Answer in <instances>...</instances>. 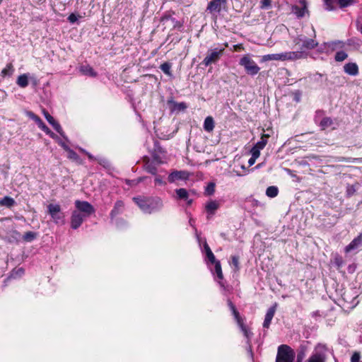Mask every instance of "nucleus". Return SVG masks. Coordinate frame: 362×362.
I'll list each match as a JSON object with an SVG mask.
<instances>
[{"mask_svg": "<svg viewBox=\"0 0 362 362\" xmlns=\"http://www.w3.org/2000/svg\"><path fill=\"white\" fill-rule=\"evenodd\" d=\"M214 120L212 117L208 116L204 122V129L207 132H211L214 129Z\"/></svg>", "mask_w": 362, "mask_h": 362, "instance_id": "nucleus-22", "label": "nucleus"}, {"mask_svg": "<svg viewBox=\"0 0 362 362\" xmlns=\"http://www.w3.org/2000/svg\"><path fill=\"white\" fill-rule=\"evenodd\" d=\"M276 303H275L274 305L269 308L267 313L265 315L264 320L263 322V327L264 328H269L271 324V322L274 316L275 312H276Z\"/></svg>", "mask_w": 362, "mask_h": 362, "instance_id": "nucleus-14", "label": "nucleus"}, {"mask_svg": "<svg viewBox=\"0 0 362 362\" xmlns=\"http://www.w3.org/2000/svg\"><path fill=\"white\" fill-rule=\"evenodd\" d=\"M154 160L155 163L157 164V165L163 163V161L161 160L160 156L156 155V154H154L153 156V160Z\"/></svg>", "mask_w": 362, "mask_h": 362, "instance_id": "nucleus-53", "label": "nucleus"}, {"mask_svg": "<svg viewBox=\"0 0 362 362\" xmlns=\"http://www.w3.org/2000/svg\"><path fill=\"white\" fill-rule=\"evenodd\" d=\"M342 42L341 41H334L330 42H325L323 43V47H327L329 52L334 51L336 48L337 45H342Z\"/></svg>", "mask_w": 362, "mask_h": 362, "instance_id": "nucleus-37", "label": "nucleus"}, {"mask_svg": "<svg viewBox=\"0 0 362 362\" xmlns=\"http://www.w3.org/2000/svg\"><path fill=\"white\" fill-rule=\"evenodd\" d=\"M295 354L288 345L282 344L278 347L276 362H293Z\"/></svg>", "mask_w": 362, "mask_h": 362, "instance_id": "nucleus-4", "label": "nucleus"}, {"mask_svg": "<svg viewBox=\"0 0 362 362\" xmlns=\"http://www.w3.org/2000/svg\"><path fill=\"white\" fill-rule=\"evenodd\" d=\"M226 0H211L206 7V11L212 14L219 13L226 6Z\"/></svg>", "mask_w": 362, "mask_h": 362, "instance_id": "nucleus-9", "label": "nucleus"}, {"mask_svg": "<svg viewBox=\"0 0 362 362\" xmlns=\"http://www.w3.org/2000/svg\"><path fill=\"white\" fill-rule=\"evenodd\" d=\"M75 206L76 211H81L84 216L89 217L95 212L94 207L86 201L76 200L75 202Z\"/></svg>", "mask_w": 362, "mask_h": 362, "instance_id": "nucleus-7", "label": "nucleus"}, {"mask_svg": "<svg viewBox=\"0 0 362 362\" xmlns=\"http://www.w3.org/2000/svg\"><path fill=\"white\" fill-rule=\"evenodd\" d=\"M325 8L327 11H333L335 9L334 2L335 0H323Z\"/></svg>", "mask_w": 362, "mask_h": 362, "instance_id": "nucleus-39", "label": "nucleus"}, {"mask_svg": "<svg viewBox=\"0 0 362 362\" xmlns=\"http://www.w3.org/2000/svg\"><path fill=\"white\" fill-rule=\"evenodd\" d=\"M86 218L88 217L82 214L81 211H76L74 210L71 216V228L76 230L79 228Z\"/></svg>", "mask_w": 362, "mask_h": 362, "instance_id": "nucleus-10", "label": "nucleus"}, {"mask_svg": "<svg viewBox=\"0 0 362 362\" xmlns=\"http://www.w3.org/2000/svg\"><path fill=\"white\" fill-rule=\"evenodd\" d=\"M206 194L211 195L215 192V184L214 182H209L206 187Z\"/></svg>", "mask_w": 362, "mask_h": 362, "instance_id": "nucleus-41", "label": "nucleus"}, {"mask_svg": "<svg viewBox=\"0 0 362 362\" xmlns=\"http://www.w3.org/2000/svg\"><path fill=\"white\" fill-rule=\"evenodd\" d=\"M261 61L262 62L267 61H282V53L264 55L262 56Z\"/></svg>", "mask_w": 362, "mask_h": 362, "instance_id": "nucleus-24", "label": "nucleus"}, {"mask_svg": "<svg viewBox=\"0 0 362 362\" xmlns=\"http://www.w3.org/2000/svg\"><path fill=\"white\" fill-rule=\"evenodd\" d=\"M362 245V233L355 238L346 247L345 252H349L353 250L358 248Z\"/></svg>", "mask_w": 362, "mask_h": 362, "instance_id": "nucleus-15", "label": "nucleus"}, {"mask_svg": "<svg viewBox=\"0 0 362 362\" xmlns=\"http://www.w3.org/2000/svg\"><path fill=\"white\" fill-rule=\"evenodd\" d=\"M144 163V169L146 172L153 175H156L158 173L157 164L155 163L154 160H151L148 157H144L143 160Z\"/></svg>", "mask_w": 362, "mask_h": 362, "instance_id": "nucleus-11", "label": "nucleus"}, {"mask_svg": "<svg viewBox=\"0 0 362 362\" xmlns=\"http://www.w3.org/2000/svg\"><path fill=\"white\" fill-rule=\"evenodd\" d=\"M79 150L83 152V153L86 154V152H87L85 149L82 148H79Z\"/></svg>", "mask_w": 362, "mask_h": 362, "instance_id": "nucleus-64", "label": "nucleus"}, {"mask_svg": "<svg viewBox=\"0 0 362 362\" xmlns=\"http://www.w3.org/2000/svg\"><path fill=\"white\" fill-rule=\"evenodd\" d=\"M48 213L55 223H64V216L61 211V206L59 204H50L47 206Z\"/></svg>", "mask_w": 362, "mask_h": 362, "instance_id": "nucleus-5", "label": "nucleus"}, {"mask_svg": "<svg viewBox=\"0 0 362 362\" xmlns=\"http://www.w3.org/2000/svg\"><path fill=\"white\" fill-rule=\"evenodd\" d=\"M279 189L276 186H270L266 189V195L269 197L274 198L278 195Z\"/></svg>", "mask_w": 362, "mask_h": 362, "instance_id": "nucleus-31", "label": "nucleus"}, {"mask_svg": "<svg viewBox=\"0 0 362 362\" xmlns=\"http://www.w3.org/2000/svg\"><path fill=\"white\" fill-rule=\"evenodd\" d=\"M189 177V173L184 170H175L172 172L168 177V182L173 183L176 180H186Z\"/></svg>", "mask_w": 362, "mask_h": 362, "instance_id": "nucleus-12", "label": "nucleus"}, {"mask_svg": "<svg viewBox=\"0 0 362 362\" xmlns=\"http://www.w3.org/2000/svg\"><path fill=\"white\" fill-rule=\"evenodd\" d=\"M348 57L347 54L344 51L337 52L335 54V60L337 62H342Z\"/></svg>", "mask_w": 362, "mask_h": 362, "instance_id": "nucleus-40", "label": "nucleus"}, {"mask_svg": "<svg viewBox=\"0 0 362 362\" xmlns=\"http://www.w3.org/2000/svg\"><path fill=\"white\" fill-rule=\"evenodd\" d=\"M86 155L88 156V158L91 160H96V158H95L91 153H90L89 152H86Z\"/></svg>", "mask_w": 362, "mask_h": 362, "instance_id": "nucleus-58", "label": "nucleus"}, {"mask_svg": "<svg viewBox=\"0 0 362 362\" xmlns=\"http://www.w3.org/2000/svg\"><path fill=\"white\" fill-rule=\"evenodd\" d=\"M239 64L243 66L247 74L254 76L260 71V67L252 59L250 54L243 55L239 61Z\"/></svg>", "mask_w": 362, "mask_h": 362, "instance_id": "nucleus-2", "label": "nucleus"}, {"mask_svg": "<svg viewBox=\"0 0 362 362\" xmlns=\"http://www.w3.org/2000/svg\"><path fill=\"white\" fill-rule=\"evenodd\" d=\"M78 20V17L76 15H75L74 13H71L69 17H68V21L71 23H74L77 21Z\"/></svg>", "mask_w": 362, "mask_h": 362, "instance_id": "nucleus-52", "label": "nucleus"}, {"mask_svg": "<svg viewBox=\"0 0 362 362\" xmlns=\"http://www.w3.org/2000/svg\"><path fill=\"white\" fill-rule=\"evenodd\" d=\"M333 124H334V121L332 119V118H330L329 117H324L320 123V126L321 127V128L322 129H325L328 127H330Z\"/></svg>", "mask_w": 362, "mask_h": 362, "instance_id": "nucleus-30", "label": "nucleus"}, {"mask_svg": "<svg viewBox=\"0 0 362 362\" xmlns=\"http://www.w3.org/2000/svg\"><path fill=\"white\" fill-rule=\"evenodd\" d=\"M345 73L351 76H356L358 74V67L356 63H348L344 66Z\"/></svg>", "mask_w": 362, "mask_h": 362, "instance_id": "nucleus-17", "label": "nucleus"}, {"mask_svg": "<svg viewBox=\"0 0 362 362\" xmlns=\"http://www.w3.org/2000/svg\"><path fill=\"white\" fill-rule=\"evenodd\" d=\"M58 144L66 151H67L70 148L67 144H66L63 141L60 139L57 141Z\"/></svg>", "mask_w": 362, "mask_h": 362, "instance_id": "nucleus-55", "label": "nucleus"}, {"mask_svg": "<svg viewBox=\"0 0 362 362\" xmlns=\"http://www.w3.org/2000/svg\"><path fill=\"white\" fill-rule=\"evenodd\" d=\"M47 135H49L51 138L57 140V141L59 139V138L54 133L52 132L49 127H47V130L45 131Z\"/></svg>", "mask_w": 362, "mask_h": 362, "instance_id": "nucleus-49", "label": "nucleus"}, {"mask_svg": "<svg viewBox=\"0 0 362 362\" xmlns=\"http://www.w3.org/2000/svg\"><path fill=\"white\" fill-rule=\"evenodd\" d=\"M179 106H180V108H182V109L186 108V105H185V103H180L179 104Z\"/></svg>", "mask_w": 362, "mask_h": 362, "instance_id": "nucleus-61", "label": "nucleus"}, {"mask_svg": "<svg viewBox=\"0 0 362 362\" xmlns=\"http://www.w3.org/2000/svg\"><path fill=\"white\" fill-rule=\"evenodd\" d=\"M228 46V43H225L224 47H215L214 49H209L207 52L206 57L204 59L202 64L205 66H208L211 64H216L218 62L223 54L225 47H227Z\"/></svg>", "mask_w": 362, "mask_h": 362, "instance_id": "nucleus-3", "label": "nucleus"}, {"mask_svg": "<svg viewBox=\"0 0 362 362\" xmlns=\"http://www.w3.org/2000/svg\"><path fill=\"white\" fill-rule=\"evenodd\" d=\"M360 358H361L360 354L355 352L351 358V362H359Z\"/></svg>", "mask_w": 362, "mask_h": 362, "instance_id": "nucleus-50", "label": "nucleus"}, {"mask_svg": "<svg viewBox=\"0 0 362 362\" xmlns=\"http://www.w3.org/2000/svg\"><path fill=\"white\" fill-rule=\"evenodd\" d=\"M53 128L65 139H67L66 136L64 134V131L62 130V128L61 125L57 122Z\"/></svg>", "mask_w": 362, "mask_h": 362, "instance_id": "nucleus-45", "label": "nucleus"}, {"mask_svg": "<svg viewBox=\"0 0 362 362\" xmlns=\"http://www.w3.org/2000/svg\"><path fill=\"white\" fill-rule=\"evenodd\" d=\"M219 203L214 200H211L206 204L205 209L208 214V219H209L211 216L215 214L216 211L219 208Z\"/></svg>", "mask_w": 362, "mask_h": 362, "instance_id": "nucleus-13", "label": "nucleus"}, {"mask_svg": "<svg viewBox=\"0 0 362 362\" xmlns=\"http://www.w3.org/2000/svg\"><path fill=\"white\" fill-rule=\"evenodd\" d=\"M213 264H214L215 272H216V274L217 275V277L219 279H222L223 278V273H222V269H221V266L220 262L218 261V260H216V262H214Z\"/></svg>", "mask_w": 362, "mask_h": 362, "instance_id": "nucleus-34", "label": "nucleus"}, {"mask_svg": "<svg viewBox=\"0 0 362 362\" xmlns=\"http://www.w3.org/2000/svg\"><path fill=\"white\" fill-rule=\"evenodd\" d=\"M66 152L68 153L67 157L69 159L76 161L78 163H80V161H81L80 157L74 150L69 148Z\"/></svg>", "mask_w": 362, "mask_h": 362, "instance_id": "nucleus-36", "label": "nucleus"}, {"mask_svg": "<svg viewBox=\"0 0 362 362\" xmlns=\"http://www.w3.org/2000/svg\"><path fill=\"white\" fill-rule=\"evenodd\" d=\"M269 137V135L267 134H264L262 136L260 141L257 142V144L255 145L258 148L263 149L266 144H267V139Z\"/></svg>", "mask_w": 362, "mask_h": 362, "instance_id": "nucleus-32", "label": "nucleus"}, {"mask_svg": "<svg viewBox=\"0 0 362 362\" xmlns=\"http://www.w3.org/2000/svg\"><path fill=\"white\" fill-rule=\"evenodd\" d=\"M340 8H344L351 4L352 0H338Z\"/></svg>", "mask_w": 362, "mask_h": 362, "instance_id": "nucleus-46", "label": "nucleus"}, {"mask_svg": "<svg viewBox=\"0 0 362 362\" xmlns=\"http://www.w3.org/2000/svg\"><path fill=\"white\" fill-rule=\"evenodd\" d=\"M154 182H155V184L157 185L163 186V185H166V182L165 180H163V177L160 175H158L157 174H156V175H155Z\"/></svg>", "mask_w": 362, "mask_h": 362, "instance_id": "nucleus-42", "label": "nucleus"}, {"mask_svg": "<svg viewBox=\"0 0 362 362\" xmlns=\"http://www.w3.org/2000/svg\"><path fill=\"white\" fill-rule=\"evenodd\" d=\"M293 42L296 45L302 42L300 50L313 49L317 47L318 45V42L314 39L307 38L306 37L302 35H298L296 37H295L293 40Z\"/></svg>", "mask_w": 362, "mask_h": 362, "instance_id": "nucleus-6", "label": "nucleus"}, {"mask_svg": "<svg viewBox=\"0 0 362 362\" xmlns=\"http://www.w3.org/2000/svg\"><path fill=\"white\" fill-rule=\"evenodd\" d=\"M262 149L260 148H258L257 146H254L250 152H251V154H252V157H253L254 158H259V156H260V151Z\"/></svg>", "mask_w": 362, "mask_h": 362, "instance_id": "nucleus-43", "label": "nucleus"}, {"mask_svg": "<svg viewBox=\"0 0 362 362\" xmlns=\"http://www.w3.org/2000/svg\"><path fill=\"white\" fill-rule=\"evenodd\" d=\"M57 123V121H55V119H53L50 123H49L50 125L53 127H54V125Z\"/></svg>", "mask_w": 362, "mask_h": 362, "instance_id": "nucleus-62", "label": "nucleus"}, {"mask_svg": "<svg viewBox=\"0 0 362 362\" xmlns=\"http://www.w3.org/2000/svg\"><path fill=\"white\" fill-rule=\"evenodd\" d=\"M204 250L209 261L211 263H214V262H216V257L206 242H205L204 244Z\"/></svg>", "mask_w": 362, "mask_h": 362, "instance_id": "nucleus-27", "label": "nucleus"}, {"mask_svg": "<svg viewBox=\"0 0 362 362\" xmlns=\"http://www.w3.org/2000/svg\"><path fill=\"white\" fill-rule=\"evenodd\" d=\"M231 261H232V264L235 267V271H238L239 269H240V267H239V258H238V256H232Z\"/></svg>", "mask_w": 362, "mask_h": 362, "instance_id": "nucleus-44", "label": "nucleus"}, {"mask_svg": "<svg viewBox=\"0 0 362 362\" xmlns=\"http://www.w3.org/2000/svg\"><path fill=\"white\" fill-rule=\"evenodd\" d=\"M300 3L303 6L302 8H300L297 6H295L293 7V11L298 17L302 18L304 16L305 12L307 11L306 0H300Z\"/></svg>", "mask_w": 362, "mask_h": 362, "instance_id": "nucleus-18", "label": "nucleus"}, {"mask_svg": "<svg viewBox=\"0 0 362 362\" xmlns=\"http://www.w3.org/2000/svg\"><path fill=\"white\" fill-rule=\"evenodd\" d=\"M16 204L14 199L11 197L6 196L0 199V206L11 208Z\"/></svg>", "mask_w": 362, "mask_h": 362, "instance_id": "nucleus-25", "label": "nucleus"}, {"mask_svg": "<svg viewBox=\"0 0 362 362\" xmlns=\"http://www.w3.org/2000/svg\"><path fill=\"white\" fill-rule=\"evenodd\" d=\"M124 207V203L122 201L119 200L117 201L115 204L113 209L110 212V216L112 218L119 214L122 210V209Z\"/></svg>", "mask_w": 362, "mask_h": 362, "instance_id": "nucleus-26", "label": "nucleus"}, {"mask_svg": "<svg viewBox=\"0 0 362 362\" xmlns=\"http://www.w3.org/2000/svg\"><path fill=\"white\" fill-rule=\"evenodd\" d=\"M228 306L230 307V309L231 310L232 313L235 312V310H237L235 306L234 305V304L230 300H228Z\"/></svg>", "mask_w": 362, "mask_h": 362, "instance_id": "nucleus-57", "label": "nucleus"}, {"mask_svg": "<svg viewBox=\"0 0 362 362\" xmlns=\"http://www.w3.org/2000/svg\"><path fill=\"white\" fill-rule=\"evenodd\" d=\"M325 354L315 350L308 358L307 362H325Z\"/></svg>", "mask_w": 362, "mask_h": 362, "instance_id": "nucleus-16", "label": "nucleus"}, {"mask_svg": "<svg viewBox=\"0 0 362 362\" xmlns=\"http://www.w3.org/2000/svg\"><path fill=\"white\" fill-rule=\"evenodd\" d=\"M356 192V188L354 185H349L346 189V193L348 196H351Z\"/></svg>", "mask_w": 362, "mask_h": 362, "instance_id": "nucleus-48", "label": "nucleus"}, {"mask_svg": "<svg viewBox=\"0 0 362 362\" xmlns=\"http://www.w3.org/2000/svg\"><path fill=\"white\" fill-rule=\"evenodd\" d=\"M176 194L180 199H185L187 202L188 205H190L192 202V199H188L189 194L187 189L184 188H180L176 189Z\"/></svg>", "mask_w": 362, "mask_h": 362, "instance_id": "nucleus-23", "label": "nucleus"}, {"mask_svg": "<svg viewBox=\"0 0 362 362\" xmlns=\"http://www.w3.org/2000/svg\"><path fill=\"white\" fill-rule=\"evenodd\" d=\"M133 201L145 214H151L161 210L163 206L162 199L158 197H135Z\"/></svg>", "mask_w": 362, "mask_h": 362, "instance_id": "nucleus-1", "label": "nucleus"}, {"mask_svg": "<svg viewBox=\"0 0 362 362\" xmlns=\"http://www.w3.org/2000/svg\"><path fill=\"white\" fill-rule=\"evenodd\" d=\"M29 74H23L20 76L16 79V84L22 88H25L28 86L29 83Z\"/></svg>", "mask_w": 362, "mask_h": 362, "instance_id": "nucleus-19", "label": "nucleus"}, {"mask_svg": "<svg viewBox=\"0 0 362 362\" xmlns=\"http://www.w3.org/2000/svg\"><path fill=\"white\" fill-rule=\"evenodd\" d=\"M43 115L49 123H50L53 119H54V117L52 115H50L49 112L45 110H43Z\"/></svg>", "mask_w": 362, "mask_h": 362, "instance_id": "nucleus-51", "label": "nucleus"}, {"mask_svg": "<svg viewBox=\"0 0 362 362\" xmlns=\"http://www.w3.org/2000/svg\"><path fill=\"white\" fill-rule=\"evenodd\" d=\"M107 163V161L105 159H100L99 160V163L101 164V165H105Z\"/></svg>", "mask_w": 362, "mask_h": 362, "instance_id": "nucleus-60", "label": "nucleus"}, {"mask_svg": "<svg viewBox=\"0 0 362 362\" xmlns=\"http://www.w3.org/2000/svg\"><path fill=\"white\" fill-rule=\"evenodd\" d=\"M307 352V347L304 345L300 346L299 349H298L297 352V357L296 361H298V362H303L304 360Z\"/></svg>", "mask_w": 362, "mask_h": 362, "instance_id": "nucleus-29", "label": "nucleus"}, {"mask_svg": "<svg viewBox=\"0 0 362 362\" xmlns=\"http://www.w3.org/2000/svg\"><path fill=\"white\" fill-rule=\"evenodd\" d=\"M28 115L33 120L35 121L37 127L41 130H42L43 132L47 130L48 127L42 122V120L37 115L31 112L28 113Z\"/></svg>", "mask_w": 362, "mask_h": 362, "instance_id": "nucleus-20", "label": "nucleus"}, {"mask_svg": "<svg viewBox=\"0 0 362 362\" xmlns=\"http://www.w3.org/2000/svg\"><path fill=\"white\" fill-rule=\"evenodd\" d=\"M14 72V68L12 63L6 64V67L2 69L1 75L2 77L11 76Z\"/></svg>", "mask_w": 362, "mask_h": 362, "instance_id": "nucleus-28", "label": "nucleus"}, {"mask_svg": "<svg viewBox=\"0 0 362 362\" xmlns=\"http://www.w3.org/2000/svg\"><path fill=\"white\" fill-rule=\"evenodd\" d=\"M233 314L238 325L243 323V320L241 319L240 314L237 310H235V312H233Z\"/></svg>", "mask_w": 362, "mask_h": 362, "instance_id": "nucleus-47", "label": "nucleus"}, {"mask_svg": "<svg viewBox=\"0 0 362 362\" xmlns=\"http://www.w3.org/2000/svg\"><path fill=\"white\" fill-rule=\"evenodd\" d=\"M160 69L163 71V73H165L166 75L169 76H172V73H171V64L168 62H165V63H163L160 66Z\"/></svg>", "mask_w": 362, "mask_h": 362, "instance_id": "nucleus-35", "label": "nucleus"}, {"mask_svg": "<svg viewBox=\"0 0 362 362\" xmlns=\"http://www.w3.org/2000/svg\"><path fill=\"white\" fill-rule=\"evenodd\" d=\"M37 234L33 231H28L23 235V240L27 242H31L36 238Z\"/></svg>", "mask_w": 362, "mask_h": 362, "instance_id": "nucleus-38", "label": "nucleus"}, {"mask_svg": "<svg viewBox=\"0 0 362 362\" xmlns=\"http://www.w3.org/2000/svg\"><path fill=\"white\" fill-rule=\"evenodd\" d=\"M308 53L305 50L282 52V61H295L306 59Z\"/></svg>", "mask_w": 362, "mask_h": 362, "instance_id": "nucleus-8", "label": "nucleus"}, {"mask_svg": "<svg viewBox=\"0 0 362 362\" xmlns=\"http://www.w3.org/2000/svg\"><path fill=\"white\" fill-rule=\"evenodd\" d=\"M257 158H254L253 157H251L250 159H249V164L250 165H252L255 163V160H256Z\"/></svg>", "mask_w": 362, "mask_h": 362, "instance_id": "nucleus-59", "label": "nucleus"}, {"mask_svg": "<svg viewBox=\"0 0 362 362\" xmlns=\"http://www.w3.org/2000/svg\"><path fill=\"white\" fill-rule=\"evenodd\" d=\"M318 51L320 52H329L327 47H323V44L320 45Z\"/></svg>", "mask_w": 362, "mask_h": 362, "instance_id": "nucleus-56", "label": "nucleus"}, {"mask_svg": "<svg viewBox=\"0 0 362 362\" xmlns=\"http://www.w3.org/2000/svg\"><path fill=\"white\" fill-rule=\"evenodd\" d=\"M262 8H268L271 5V0H262Z\"/></svg>", "mask_w": 362, "mask_h": 362, "instance_id": "nucleus-54", "label": "nucleus"}, {"mask_svg": "<svg viewBox=\"0 0 362 362\" xmlns=\"http://www.w3.org/2000/svg\"><path fill=\"white\" fill-rule=\"evenodd\" d=\"M23 272H24V271H23V269L22 268H19V269H18V272H20L21 274H23Z\"/></svg>", "mask_w": 362, "mask_h": 362, "instance_id": "nucleus-63", "label": "nucleus"}, {"mask_svg": "<svg viewBox=\"0 0 362 362\" xmlns=\"http://www.w3.org/2000/svg\"><path fill=\"white\" fill-rule=\"evenodd\" d=\"M242 332H243L245 337L247 339V344L249 345V348H248V351L251 355V356H252L253 355V353H252V347H251V345H250V337L252 336V332H250L247 328L245 327V325H244V323L241 324L239 325Z\"/></svg>", "mask_w": 362, "mask_h": 362, "instance_id": "nucleus-21", "label": "nucleus"}, {"mask_svg": "<svg viewBox=\"0 0 362 362\" xmlns=\"http://www.w3.org/2000/svg\"><path fill=\"white\" fill-rule=\"evenodd\" d=\"M81 72L85 75H88L91 76H95L96 73L94 71L92 67L90 66H83L81 68Z\"/></svg>", "mask_w": 362, "mask_h": 362, "instance_id": "nucleus-33", "label": "nucleus"}]
</instances>
